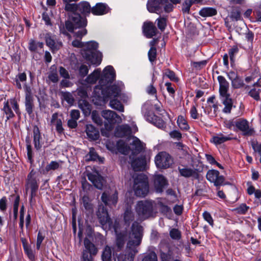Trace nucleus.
Returning a JSON list of instances; mask_svg holds the SVG:
<instances>
[{"mask_svg":"<svg viewBox=\"0 0 261 261\" xmlns=\"http://www.w3.org/2000/svg\"><path fill=\"white\" fill-rule=\"evenodd\" d=\"M142 236L143 227L137 222H134L131 226L125 253L119 256L118 261H133L138 252L137 248L141 243Z\"/></svg>","mask_w":261,"mask_h":261,"instance_id":"1","label":"nucleus"},{"mask_svg":"<svg viewBox=\"0 0 261 261\" xmlns=\"http://www.w3.org/2000/svg\"><path fill=\"white\" fill-rule=\"evenodd\" d=\"M97 215L102 225H108L109 228L114 230L116 236V246L118 251L121 250L123 248L127 238V230L125 229L118 232L120 226L119 222L115 220L113 224L112 220L109 216L108 211L103 206H99Z\"/></svg>","mask_w":261,"mask_h":261,"instance_id":"2","label":"nucleus"},{"mask_svg":"<svg viewBox=\"0 0 261 261\" xmlns=\"http://www.w3.org/2000/svg\"><path fill=\"white\" fill-rule=\"evenodd\" d=\"M98 44L94 41L85 42L81 54L84 58L91 64L96 66L100 65L102 61V54L97 50Z\"/></svg>","mask_w":261,"mask_h":261,"instance_id":"3","label":"nucleus"},{"mask_svg":"<svg viewBox=\"0 0 261 261\" xmlns=\"http://www.w3.org/2000/svg\"><path fill=\"white\" fill-rule=\"evenodd\" d=\"M115 79V72L114 68L112 66H107L103 69V74L101 76L99 85L96 86L94 89V95H98L101 98L107 96V91L104 89V87H107L113 82Z\"/></svg>","mask_w":261,"mask_h":261,"instance_id":"4","label":"nucleus"},{"mask_svg":"<svg viewBox=\"0 0 261 261\" xmlns=\"http://www.w3.org/2000/svg\"><path fill=\"white\" fill-rule=\"evenodd\" d=\"M133 186L135 194L137 196L144 197L149 191L147 177L143 174H136L133 175Z\"/></svg>","mask_w":261,"mask_h":261,"instance_id":"5","label":"nucleus"},{"mask_svg":"<svg viewBox=\"0 0 261 261\" xmlns=\"http://www.w3.org/2000/svg\"><path fill=\"white\" fill-rule=\"evenodd\" d=\"M174 4H180L181 0H169ZM166 0H148L146 7L148 11L151 13H159L162 11L164 2Z\"/></svg>","mask_w":261,"mask_h":261,"instance_id":"6","label":"nucleus"},{"mask_svg":"<svg viewBox=\"0 0 261 261\" xmlns=\"http://www.w3.org/2000/svg\"><path fill=\"white\" fill-rule=\"evenodd\" d=\"M136 212L142 218L145 219L150 216L152 212V205L147 201H139L136 206Z\"/></svg>","mask_w":261,"mask_h":261,"instance_id":"7","label":"nucleus"},{"mask_svg":"<svg viewBox=\"0 0 261 261\" xmlns=\"http://www.w3.org/2000/svg\"><path fill=\"white\" fill-rule=\"evenodd\" d=\"M172 162L171 156L166 152H161L155 158V163L158 168H167L170 167Z\"/></svg>","mask_w":261,"mask_h":261,"instance_id":"8","label":"nucleus"},{"mask_svg":"<svg viewBox=\"0 0 261 261\" xmlns=\"http://www.w3.org/2000/svg\"><path fill=\"white\" fill-rule=\"evenodd\" d=\"M102 116L110 123V126H107L106 128L111 130L113 128L112 125L116 123H120L122 121L121 117L114 111L107 110H103L101 113Z\"/></svg>","mask_w":261,"mask_h":261,"instance_id":"9","label":"nucleus"},{"mask_svg":"<svg viewBox=\"0 0 261 261\" xmlns=\"http://www.w3.org/2000/svg\"><path fill=\"white\" fill-rule=\"evenodd\" d=\"M11 108L15 111L16 113L19 112V106L15 99H10L5 101L4 103L3 111L6 115L7 120L14 117Z\"/></svg>","mask_w":261,"mask_h":261,"instance_id":"10","label":"nucleus"},{"mask_svg":"<svg viewBox=\"0 0 261 261\" xmlns=\"http://www.w3.org/2000/svg\"><path fill=\"white\" fill-rule=\"evenodd\" d=\"M101 199L106 206H115L118 201V192L116 190L105 191L102 194Z\"/></svg>","mask_w":261,"mask_h":261,"instance_id":"11","label":"nucleus"},{"mask_svg":"<svg viewBox=\"0 0 261 261\" xmlns=\"http://www.w3.org/2000/svg\"><path fill=\"white\" fill-rule=\"evenodd\" d=\"M39 181L38 180H32L31 181H26L25 190L27 191L30 190L29 202L31 204L35 203V197L37 195Z\"/></svg>","mask_w":261,"mask_h":261,"instance_id":"12","label":"nucleus"},{"mask_svg":"<svg viewBox=\"0 0 261 261\" xmlns=\"http://www.w3.org/2000/svg\"><path fill=\"white\" fill-rule=\"evenodd\" d=\"M87 177L96 188L100 190L102 189L105 180L97 172L88 173Z\"/></svg>","mask_w":261,"mask_h":261,"instance_id":"13","label":"nucleus"},{"mask_svg":"<svg viewBox=\"0 0 261 261\" xmlns=\"http://www.w3.org/2000/svg\"><path fill=\"white\" fill-rule=\"evenodd\" d=\"M104 89L107 91V94L108 95L107 96L103 98H101L98 95H94V97H97V99L99 101H103L110 97H117L119 95L121 92L120 88L116 85H113L109 88H108V86L107 87H104Z\"/></svg>","mask_w":261,"mask_h":261,"instance_id":"14","label":"nucleus"},{"mask_svg":"<svg viewBox=\"0 0 261 261\" xmlns=\"http://www.w3.org/2000/svg\"><path fill=\"white\" fill-rule=\"evenodd\" d=\"M235 125L245 136H251L253 133V129L250 128L249 122L246 119H240L237 120L235 122Z\"/></svg>","mask_w":261,"mask_h":261,"instance_id":"15","label":"nucleus"},{"mask_svg":"<svg viewBox=\"0 0 261 261\" xmlns=\"http://www.w3.org/2000/svg\"><path fill=\"white\" fill-rule=\"evenodd\" d=\"M46 45L50 47L53 51H56L62 46V43L60 41H56L55 36L50 33H46L45 36Z\"/></svg>","mask_w":261,"mask_h":261,"instance_id":"16","label":"nucleus"},{"mask_svg":"<svg viewBox=\"0 0 261 261\" xmlns=\"http://www.w3.org/2000/svg\"><path fill=\"white\" fill-rule=\"evenodd\" d=\"M69 19L72 21L75 28H85L87 25V21L86 18L82 17L77 13H72L69 16Z\"/></svg>","mask_w":261,"mask_h":261,"instance_id":"17","label":"nucleus"},{"mask_svg":"<svg viewBox=\"0 0 261 261\" xmlns=\"http://www.w3.org/2000/svg\"><path fill=\"white\" fill-rule=\"evenodd\" d=\"M217 80L219 84V96L230 94L229 92V83L226 79L222 75H219L217 77Z\"/></svg>","mask_w":261,"mask_h":261,"instance_id":"18","label":"nucleus"},{"mask_svg":"<svg viewBox=\"0 0 261 261\" xmlns=\"http://www.w3.org/2000/svg\"><path fill=\"white\" fill-rule=\"evenodd\" d=\"M167 185L168 181L164 176L156 175L154 176V186L156 192L162 193Z\"/></svg>","mask_w":261,"mask_h":261,"instance_id":"19","label":"nucleus"},{"mask_svg":"<svg viewBox=\"0 0 261 261\" xmlns=\"http://www.w3.org/2000/svg\"><path fill=\"white\" fill-rule=\"evenodd\" d=\"M143 31L147 38H151L156 35L157 29L153 22H145L143 25Z\"/></svg>","mask_w":261,"mask_h":261,"instance_id":"20","label":"nucleus"},{"mask_svg":"<svg viewBox=\"0 0 261 261\" xmlns=\"http://www.w3.org/2000/svg\"><path fill=\"white\" fill-rule=\"evenodd\" d=\"M177 150V154L180 159L189 158L190 154L188 150L189 148L183 143L178 142L174 143Z\"/></svg>","mask_w":261,"mask_h":261,"instance_id":"21","label":"nucleus"},{"mask_svg":"<svg viewBox=\"0 0 261 261\" xmlns=\"http://www.w3.org/2000/svg\"><path fill=\"white\" fill-rule=\"evenodd\" d=\"M132 129L128 125H121L118 126L115 131V135L117 137L122 138L130 135Z\"/></svg>","mask_w":261,"mask_h":261,"instance_id":"22","label":"nucleus"},{"mask_svg":"<svg viewBox=\"0 0 261 261\" xmlns=\"http://www.w3.org/2000/svg\"><path fill=\"white\" fill-rule=\"evenodd\" d=\"M220 98L222 103L224 105L223 112L224 113H230L232 108V99L230 97V94L225 95V96H220Z\"/></svg>","mask_w":261,"mask_h":261,"instance_id":"23","label":"nucleus"},{"mask_svg":"<svg viewBox=\"0 0 261 261\" xmlns=\"http://www.w3.org/2000/svg\"><path fill=\"white\" fill-rule=\"evenodd\" d=\"M58 113H55L52 115L51 119V123L55 125L56 129L58 134H62L64 133V128L62 126V120L61 118L59 117Z\"/></svg>","mask_w":261,"mask_h":261,"instance_id":"24","label":"nucleus"},{"mask_svg":"<svg viewBox=\"0 0 261 261\" xmlns=\"http://www.w3.org/2000/svg\"><path fill=\"white\" fill-rule=\"evenodd\" d=\"M109 11L108 6L103 3H97L92 8V13L95 15H102Z\"/></svg>","mask_w":261,"mask_h":261,"instance_id":"25","label":"nucleus"},{"mask_svg":"<svg viewBox=\"0 0 261 261\" xmlns=\"http://www.w3.org/2000/svg\"><path fill=\"white\" fill-rule=\"evenodd\" d=\"M77 11L85 16H88L92 13V8L88 2L82 1L77 4Z\"/></svg>","mask_w":261,"mask_h":261,"instance_id":"26","label":"nucleus"},{"mask_svg":"<svg viewBox=\"0 0 261 261\" xmlns=\"http://www.w3.org/2000/svg\"><path fill=\"white\" fill-rule=\"evenodd\" d=\"M41 140V136L39 128L37 125H35L33 127V142L36 150H39L42 147Z\"/></svg>","mask_w":261,"mask_h":261,"instance_id":"27","label":"nucleus"},{"mask_svg":"<svg viewBox=\"0 0 261 261\" xmlns=\"http://www.w3.org/2000/svg\"><path fill=\"white\" fill-rule=\"evenodd\" d=\"M86 132L88 137L92 140H96L99 137L98 130L91 124L87 125Z\"/></svg>","mask_w":261,"mask_h":261,"instance_id":"28","label":"nucleus"},{"mask_svg":"<svg viewBox=\"0 0 261 261\" xmlns=\"http://www.w3.org/2000/svg\"><path fill=\"white\" fill-rule=\"evenodd\" d=\"M146 165L145 158H138L132 162L131 165L135 171H141L143 170Z\"/></svg>","mask_w":261,"mask_h":261,"instance_id":"29","label":"nucleus"},{"mask_svg":"<svg viewBox=\"0 0 261 261\" xmlns=\"http://www.w3.org/2000/svg\"><path fill=\"white\" fill-rule=\"evenodd\" d=\"M234 139L231 137V135H225L223 134H218L214 136L212 138L213 142L216 144H221L227 141L231 140Z\"/></svg>","mask_w":261,"mask_h":261,"instance_id":"30","label":"nucleus"},{"mask_svg":"<svg viewBox=\"0 0 261 261\" xmlns=\"http://www.w3.org/2000/svg\"><path fill=\"white\" fill-rule=\"evenodd\" d=\"M62 162L61 161H51L48 164L45 169H42L40 171V173L42 174H46L50 170H55L58 169L61 167Z\"/></svg>","mask_w":261,"mask_h":261,"instance_id":"31","label":"nucleus"},{"mask_svg":"<svg viewBox=\"0 0 261 261\" xmlns=\"http://www.w3.org/2000/svg\"><path fill=\"white\" fill-rule=\"evenodd\" d=\"M132 146L133 153L137 154L144 149V144L137 137L134 138L133 142L130 144Z\"/></svg>","mask_w":261,"mask_h":261,"instance_id":"32","label":"nucleus"},{"mask_svg":"<svg viewBox=\"0 0 261 261\" xmlns=\"http://www.w3.org/2000/svg\"><path fill=\"white\" fill-rule=\"evenodd\" d=\"M84 244L85 248L84 250H87L88 252L93 255H96L97 253V248L88 238H86L84 239Z\"/></svg>","mask_w":261,"mask_h":261,"instance_id":"33","label":"nucleus"},{"mask_svg":"<svg viewBox=\"0 0 261 261\" xmlns=\"http://www.w3.org/2000/svg\"><path fill=\"white\" fill-rule=\"evenodd\" d=\"M79 107L85 114H90L91 106L88 101L85 99H79L78 102Z\"/></svg>","mask_w":261,"mask_h":261,"instance_id":"34","label":"nucleus"},{"mask_svg":"<svg viewBox=\"0 0 261 261\" xmlns=\"http://www.w3.org/2000/svg\"><path fill=\"white\" fill-rule=\"evenodd\" d=\"M100 72L101 70L100 69H95L87 76L86 81L89 84L95 83L100 76Z\"/></svg>","mask_w":261,"mask_h":261,"instance_id":"35","label":"nucleus"},{"mask_svg":"<svg viewBox=\"0 0 261 261\" xmlns=\"http://www.w3.org/2000/svg\"><path fill=\"white\" fill-rule=\"evenodd\" d=\"M202 17H210L217 14V10L213 8L205 7L201 9L199 13Z\"/></svg>","mask_w":261,"mask_h":261,"instance_id":"36","label":"nucleus"},{"mask_svg":"<svg viewBox=\"0 0 261 261\" xmlns=\"http://www.w3.org/2000/svg\"><path fill=\"white\" fill-rule=\"evenodd\" d=\"M177 123L178 127L182 130L188 131L190 129V126L183 116L179 115L178 116Z\"/></svg>","mask_w":261,"mask_h":261,"instance_id":"37","label":"nucleus"},{"mask_svg":"<svg viewBox=\"0 0 261 261\" xmlns=\"http://www.w3.org/2000/svg\"><path fill=\"white\" fill-rule=\"evenodd\" d=\"M178 171L181 176L187 178L193 176L196 173L194 170L187 167L183 168L178 167Z\"/></svg>","mask_w":261,"mask_h":261,"instance_id":"38","label":"nucleus"},{"mask_svg":"<svg viewBox=\"0 0 261 261\" xmlns=\"http://www.w3.org/2000/svg\"><path fill=\"white\" fill-rule=\"evenodd\" d=\"M25 110L29 115H31L33 112V108L34 107V98L33 97H27L25 98Z\"/></svg>","mask_w":261,"mask_h":261,"instance_id":"39","label":"nucleus"},{"mask_svg":"<svg viewBox=\"0 0 261 261\" xmlns=\"http://www.w3.org/2000/svg\"><path fill=\"white\" fill-rule=\"evenodd\" d=\"M61 99L66 101L70 106L73 105L74 102V97L71 93L69 92H61Z\"/></svg>","mask_w":261,"mask_h":261,"instance_id":"40","label":"nucleus"},{"mask_svg":"<svg viewBox=\"0 0 261 261\" xmlns=\"http://www.w3.org/2000/svg\"><path fill=\"white\" fill-rule=\"evenodd\" d=\"M43 47V43L40 42H37L33 39H31L29 43V49L31 51H37L38 48H42Z\"/></svg>","mask_w":261,"mask_h":261,"instance_id":"41","label":"nucleus"},{"mask_svg":"<svg viewBox=\"0 0 261 261\" xmlns=\"http://www.w3.org/2000/svg\"><path fill=\"white\" fill-rule=\"evenodd\" d=\"M102 261H112V250L110 246H106L101 255Z\"/></svg>","mask_w":261,"mask_h":261,"instance_id":"42","label":"nucleus"},{"mask_svg":"<svg viewBox=\"0 0 261 261\" xmlns=\"http://www.w3.org/2000/svg\"><path fill=\"white\" fill-rule=\"evenodd\" d=\"M110 106L112 109L117 110L119 112H122L124 111L123 106L121 102L117 99H113L111 100L110 101Z\"/></svg>","mask_w":261,"mask_h":261,"instance_id":"43","label":"nucleus"},{"mask_svg":"<svg viewBox=\"0 0 261 261\" xmlns=\"http://www.w3.org/2000/svg\"><path fill=\"white\" fill-rule=\"evenodd\" d=\"M98 155L93 148H90V151L85 156V160L86 162L95 161L98 159Z\"/></svg>","mask_w":261,"mask_h":261,"instance_id":"44","label":"nucleus"},{"mask_svg":"<svg viewBox=\"0 0 261 261\" xmlns=\"http://www.w3.org/2000/svg\"><path fill=\"white\" fill-rule=\"evenodd\" d=\"M27 81V75L25 73H19L15 77V82L16 83V86L18 89H21L22 88L20 82H25Z\"/></svg>","mask_w":261,"mask_h":261,"instance_id":"45","label":"nucleus"},{"mask_svg":"<svg viewBox=\"0 0 261 261\" xmlns=\"http://www.w3.org/2000/svg\"><path fill=\"white\" fill-rule=\"evenodd\" d=\"M249 207L245 203H242L239 206L233 208L232 211L234 213L239 215H245L248 212Z\"/></svg>","mask_w":261,"mask_h":261,"instance_id":"46","label":"nucleus"},{"mask_svg":"<svg viewBox=\"0 0 261 261\" xmlns=\"http://www.w3.org/2000/svg\"><path fill=\"white\" fill-rule=\"evenodd\" d=\"M218 174H220L218 171L216 170H210L207 171L206 177L208 180L214 183L215 180H216V177L218 176Z\"/></svg>","mask_w":261,"mask_h":261,"instance_id":"47","label":"nucleus"},{"mask_svg":"<svg viewBox=\"0 0 261 261\" xmlns=\"http://www.w3.org/2000/svg\"><path fill=\"white\" fill-rule=\"evenodd\" d=\"M26 143L28 159L31 164H33L34 162L33 159V151L29 138L28 139H26Z\"/></svg>","mask_w":261,"mask_h":261,"instance_id":"48","label":"nucleus"},{"mask_svg":"<svg viewBox=\"0 0 261 261\" xmlns=\"http://www.w3.org/2000/svg\"><path fill=\"white\" fill-rule=\"evenodd\" d=\"M163 74L164 76L167 77L173 82H177L178 81V78L176 76L175 73L169 69H165Z\"/></svg>","mask_w":261,"mask_h":261,"instance_id":"49","label":"nucleus"},{"mask_svg":"<svg viewBox=\"0 0 261 261\" xmlns=\"http://www.w3.org/2000/svg\"><path fill=\"white\" fill-rule=\"evenodd\" d=\"M156 48L153 47H152V48H150L148 52V59L152 65H153L154 63L155 62L156 60Z\"/></svg>","mask_w":261,"mask_h":261,"instance_id":"50","label":"nucleus"},{"mask_svg":"<svg viewBox=\"0 0 261 261\" xmlns=\"http://www.w3.org/2000/svg\"><path fill=\"white\" fill-rule=\"evenodd\" d=\"M231 86L234 89H239L245 85L243 80L239 76L231 82Z\"/></svg>","mask_w":261,"mask_h":261,"instance_id":"51","label":"nucleus"},{"mask_svg":"<svg viewBox=\"0 0 261 261\" xmlns=\"http://www.w3.org/2000/svg\"><path fill=\"white\" fill-rule=\"evenodd\" d=\"M65 4V10L72 13L77 11V4H70V2H64Z\"/></svg>","mask_w":261,"mask_h":261,"instance_id":"52","label":"nucleus"},{"mask_svg":"<svg viewBox=\"0 0 261 261\" xmlns=\"http://www.w3.org/2000/svg\"><path fill=\"white\" fill-rule=\"evenodd\" d=\"M134 219V214L132 211L129 209H126L124 215V220L126 223L129 225V223Z\"/></svg>","mask_w":261,"mask_h":261,"instance_id":"53","label":"nucleus"},{"mask_svg":"<svg viewBox=\"0 0 261 261\" xmlns=\"http://www.w3.org/2000/svg\"><path fill=\"white\" fill-rule=\"evenodd\" d=\"M23 250L30 260L32 261L35 260V252L31 248L30 246L24 248Z\"/></svg>","mask_w":261,"mask_h":261,"instance_id":"54","label":"nucleus"},{"mask_svg":"<svg viewBox=\"0 0 261 261\" xmlns=\"http://www.w3.org/2000/svg\"><path fill=\"white\" fill-rule=\"evenodd\" d=\"M152 120L154 125L160 128H164L166 126L164 120L156 116H154V118H152Z\"/></svg>","mask_w":261,"mask_h":261,"instance_id":"55","label":"nucleus"},{"mask_svg":"<svg viewBox=\"0 0 261 261\" xmlns=\"http://www.w3.org/2000/svg\"><path fill=\"white\" fill-rule=\"evenodd\" d=\"M169 234L170 237L173 240H179L181 238V232L178 229H171Z\"/></svg>","mask_w":261,"mask_h":261,"instance_id":"56","label":"nucleus"},{"mask_svg":"<svg viewBox=\"0 0 261 261\" xmlns=\"http://www.w3.org/2000/svg\"><path fill=\"white\" fill-rule=\"evenodd\" d=\"M239 52V48L237 46H232L228 51L231 63H234V57Z\"/></svg>","mask_w":261,"mask_h":261,"instance_id":"57","label":"nucleus"},{"mask_svg":"<svg viewBox=\"0 0 261 261\" xmlns=\"http://www.w3.org/2000/svg\"><path fill=\"white\" fill-rule=\"evenodd\" d=\"M92 118L93 121L98 125L102 124V120L96 111H93L92 113Z\"/></svg>","mask_w":261,"mask_h":261,"instance_id":"58","label":"nucleus"},{"mask_svg":"<svg viewBox=\"0 0 261 261\" xmlns=\"http://www.w3.org/2000/svg\"><path fill=\"white\" fill-rule=\"evenodd\" d=\"M193 4L190 0H186L182 5V11L184 13H189L190 8Z\"/></svg>","mask_w":261,"mask_h":261,"instance_id":"59","label":"nucleus"},{"mask_svg":"<svg viewBox=\"0 0 261 261\" xmlns=\"http://www.w3.org/2000/svg\"><path fill=\"white\" fill-rule=\"evenodd\" d=\"M259 89L253 88L249 92V95L252 97L255 100L258 101L260 100Z\"/></svg>","mask_w":261,"mask_h":261,"instance_id":"60","label":"nucleus"},{"mask_svg":"<svg viewBox=\"0 0 261 261\" xmlns=\"http://www.w3.org/2000/svg\"><path fill=\"white\" fill-rule=\"evenodd\" d=\"M79 29V30L77 31L74 32V36L81 39L84 36L87 34V31L85 28H81Z\"/></svg>","mask_w":261,"mask_h":261,"instance_id":"61","label":"nucleus"},{"mask_svg":"<svg viewBox=\"0 0 261 261\" xmlns=\"http://www.w3.org/2000/svg\"><path fill=\"white\" fill-rule=\"evenodd\" d=\"M169 1V0H166V2H164V6L163 7L164 8V10L167 13H169L172 11L174 8L173 5H175L171 2L169 3L168 2Z\"/></svg>","mask_w":261,"mask_h":261,"instance_id":"62","label":"nucleus"},{"mask_svg":"<svg viewBox=\"0 0 261 261\" xmlns=\"http://www.w3.org/2000/svg\"><path fill=\"white\" fill-rule=\"evenodd\" d=\"M142 261H158L157 255L154 252H150L145 255Z\"/></svg>","mask_w":261,"mask_h":261,"instance_id":"63","label":"nucleus"},{"mask_svg":"<svg viewBox=\"0 0 261 261\" xmlns=\"http://www.w3.org/2000/svg\"><path fill=\"white\" fill-rule=\"evenodd\" d=\"M93 255L88 252L87 250H83L82 253V261H93Z\"/></svg>","mask_w":261,"mask_h":261,"instance_id":"64","label":"nucleus"}]
</instances>
